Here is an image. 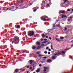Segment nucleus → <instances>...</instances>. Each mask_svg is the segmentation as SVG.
I'll list each match as a JSON object with an SVG mask.
<instances>
[{"label": "nucleus", "mask_w": 73, "mask_h": 73, "mask_svg": "<svg viewBox=\"0 0 73 73\" xmlns=\"http://www.w3.org/2000/svg\"><path fill=\"white\" fill-rule=\"evenodd\" d=\"M20 41V38L19 37L17 36H15L13 38V41L12 42V44H17L19 43Z\"/></svg>", "instance_id": "nucleus-1"}, {"label": "nucleus", "mask_w": 73, "mask_h": 73, "mask_svg": "<svg viewBox=\"0 0 73 73\" xmlns=\"http://www.w3.org/2000/svg\"><path fill=\"white\" fill-rule=\"evenodd\" d=\"M34 34L35 32L33 31H29L28 32V35L29 36H30V37L33 36V35H34Z\"/></svg>", "instance_id": "nucleus-2"}, {"label": "nucleus", "mask_w": 73, "mask_h": 73, "mask_svg": "<svg viewBox=\"0 0 73 73\" xmlns=\"http://www.w3.org/2000/svg\"><path fill=\"white\" fill-rule=\"evenodd\" d=\"M41 19L44 21H46V16H44L41 17Z\"/></svg>", "instance_id": "nucleus-3"}, {"label": "nucleus", "mask_w": 73, "mask_h": 73, "mask_svg": "<svg viewBox=\"0 0 73 73\" xmlns=\"http://www.w3.org/2000/svg\"><path fill=\"white\" fill-rule=\"evenodd\" d=\"M18 3L19 4H21V3H24V0H19Z\"/></svg>", "instance_id": "nucleus-4"}, {"label": "nucleus", "mask_w": 73, "mask_h": 73, "mask_svg": "<svg viewBox=\"0 0 73 73\" xmlns=\"http://www.w3.org/2000/svg\"><path fill=\"white\" fill-rule=\"evenodd\" d=\"M15 28H16L17 29H19L20 28V26L19 25H16L15 26Z\"/></svg>", "instance_id": "nucleus-5"}, {"label": "nucleus", "mask_w": 73, "mask_h": 73, "mask_svg": "<svg viewBox=\"0 0 73 73\" xmlns=\"http://www.w3.org/2000/svg\"><path fill=\"white\" fill-rule=\"evenodd\" d=\"M19 69H16L15 70L14 73H17L18 72H19Z\"/></svg>", "instance_id": "nucleus-6"}, {"label": "nucleus", "mask_w": 73, "mask_h": 73, "mask_svg": "<svg viewBox=\"0 0 73 73\" xmlns=\"http://www.w3.org/2000/svg\"><path fill=\"white\" fill-rule=\"evenodd\" d=\"M65 13V11H59V14H60V13Z\"/></svg>", "instance_id": "nucleus-7"}, {"label": "nucleus", "mask_w": 73, "mask_h": 73, "mask_svg": "<svg viewBox=\"0 0 73 73\" xmlns=\"http://www.w3.org/2000/svg\"><path fill=\"white\" fill-rule=\"evenodd\" d=\"M28 63H30V64H32L33 63V60H29L28 62Z\"/></svg>", "instance_id": "nucleus-8"}, {"label": "nucleus", "mask_w": 73, "mask_h": 73, "mask_svg": "<svg viewBox=\"0 0 73 73\" xmlns=\"http://www.w3.org/2000/svg\"><path fill=\"white\" fill-rule=\"evenodd\" d=\"M36 44L37 46L40 45V43L38 41L36 42Z\"/></svg>", "instance_id": "nucleus-9"}, {"label": "nucleus", "mask_w": 73, "mask_h": 73, "mask_svg": "<svg viewBox=\"0 0 73 73\" xmlns=\"http://www.w3.org/2000/svg\"><path fill=\"white\" fill-rule=\"evenodd\" d=\"M64 2L63 3H62L61 4V6H62L63 5V4H65V2H66L67 1L66 0H65L64 1Z\"/></svg>", "instance_id": "nucleus-10"}, {"label": "nucleus", "mask_w": 73, "mask_h": 73, "mask_svg": "<svg viewBox=\"0 0 73 73\" xmlns=\"http://www.w3.org/2000/svg\"><path fill=\"white\" fill-rule=\"evenodd\" d=\"M40 68H38L36 70V72L37 73H39V72H40Z\"/></svg>", "instance_id": "nucleus-11"}, {"label": "nucleus", "mask_w": 73, "mask_h": 73, "mask_svg": "<svg viewBox=\"0 0 73 73\" xmlns=\"http://www.w3.org/2000/svg\"><path fill=\"white\" fill-rule=\"evenodd\" d=\"M47 62L50 63L51 62H52V60H50V59H49L47 60Z\"/></svg>", "instance_id": "nucleus-12"}, {"label": "nucleus", "mask_w": 73, "mask_h": 73, "mask_svg": "<svg viewBox=\"0 0 73 73\" xmlns=\"http://www.w3.org/2000/svg\"><path fill=\"white\" fill-rule=\"evenodd\" d=\"M41 46H38L36 47V49H40V48H41Z\"/></svg>", "instance_id": "nucleus-13"}, {"label": "nucleus", "mask_w": 73, "mask_h": 73, "mask_svg": "<svg viewBox=\"0 0 73 73\" xmlns=\"http://www.w3.org/2000/svg\"><path fill=\"white\" fill-rule=\"evenodd\" d=\"M52 60H55L56 59V57H55V56H53L52 57Z\"/></svg>", "instance_id": "nucleus-14"}, {"label": "nucleus", "mask_w": 73, "mask_h": 73, "mask_svg": "<svg viewBox=\"0 0 73 73\" xmlns=\"http://www.w3.org/2000/svg\"><path fill=\"white\" fill-rule=\"evenodd\" d=\"M54 55H55V56H56V55H58V52H56L55 54H54Z\"/></svg>", "instance_id": "nucleus-15"}, {"label": "nucleus", "mask_w": 73, "mask_h": 73, "mask_svg": "<svg viewBox=\"0 0 73 73\" xmlns=\"http://www.w3.org/2000/svg\"><path fill=\"white\" fill-rule=\"evenodd\" d=\"M43 70V73H45V72H46V67H44V69Z\"/></svg>", "instance_id": "nucleus-16"}, {"label": "nucleus", "mask_w": 73, "mask_h": 73, "mask_svg": "<svg viewBox=\"0 0 73 73\" xmlns=\"http://www.w3.org/2000/svg\"><path fill=\"white\" fill-rule=\"evenodd\" d=\"M66 17V15H62V19H63L64 17Z\"/></svg>", "instance_id": "nucleus-17"}, {"label": "nucleus", "mask_w": 73, "mask_h": 73, "mask_svg": "<svg viewBox=\"0 0 73 73\" xmlns=\"http://www.w3.org/2000/svg\"><path fill=\"white\" fill-rule=\"evenodd\" d=\"M7 9V7H5L3 8V11H6Z\"/></svg>", "instance_id": "nucleus-18"}, {"label": "nucleus", "mask_w": 73, "mask_h": 73, "mask_svg": "<svg viewBox=\"0 0 73 73\" xmlns=\"http://www.w3.org/2000/svg\"><path fill=\"white\" fill-rule=\"evenodd\" d=\"M61 53L62 54H65V51H62L61 52Z\"/></svg>", "instance_id": "nucleus-19"}, {"label": "nucleus", "mask_w": 73, "mask_h": 73, "mask_svg": "<svg viewBox=\"0 0 73 73\" xmlns=\"http://www.w3.org/2000/svg\"><path fill=\"white\" fill-rule=\"evenodd\" d=\"M64 37L62 36H60V40H62V39H64Z\"/></svg>", "instance_id": "nucleus-20"}, {"label": "nucleus", "mask_w": 73, "mask_h": 73, "mask_svg": "<svg viewBox=\"0 0 73 73\" xmlns=\"http://www.w3.org/2000/svg\"><path fill=\"white\" fill-rule=\"evenodd\" d=\"M43 56H44V55L41 54H39L38 55V57H42Z\"/></svg>", "instance_id": "nucleus-21"}, {"label": "nucleus", "mask_w": 73, "mask_h": 73, "mask_svg": "<svg viewBox=\"0 0 73 73\" xmlns=\"http://www.w3.org/2000/svg\"><path fill=\"white\" fill-rule=\"evenodd\" d=\"M56 40H57V41H61V40H60L58 38H56Z\"/></svg>", "instance_id": "nucleus-22"}, {"label": "nucleus", "mask_w": 73, "mask_h": 73, "mask_svg": "<svg viewBox=\"0 0 73 73\" xmlns=\"http://www.w3.org/2000/svg\"><path fill=\"white\" fill-rule=\"evenodd\" d=\"M58 52V56H60V55H61V53L60 52Z\"/></svg>", "instance_id": "nucleus-23"}, {"label": "nucleus", "mask_w": 73, "mask_h": 73, "mask_svg": "<svg viewBox=\"0 0 73 73\" xmlns=\"http://www.w3.org/2000/svg\"><path fill=\"white\" fill-rule=\"evenodd\" d=\"M33 49H36V46H33Z\"/></svg>", "instance_id": "nucleus-24"}, {"label": "nucleus", "mask_w": 73, "mask_h": 73, "mask_svg": "<svg viewBox=\"0 0 73 73\" xmlns=\"http://www.w3.org/2000/svg\"><path fill=\"white\" fill-rule=\"evenodd\" d=\"M49 70V68H46V72H48V71H47V70Z\"/></svg>", "instance_id": "nucleus-25"}, {"label": "nucleus", "mask_w": 73, "mask_h": 73, "mask_svg": "<svg viewBox=\"0 0 73 73\" xmlns=\"http://www.w3.org/2000/svg\"><path fill=\"white\" fill-rule=\"evenodd\" d=\"M11 8L12 9H14V8H15V6H11Z\"/></svg>", "instance_id": "nucleus-26"}, {"label": "nucleus", "mask_w": 73, "mask_h": 73, "mask_svg": "<svg viewBox=\"0 0 73 73\" xmlns=\"http://www.w3.org/2000/svg\"><path fill=\"white\" fill-rule=\"evenodd\" d=\"M45 37V35L44 34L42 35V37L43 38L44 37Z\"/></svg>", "instance_id": "nucleus-27"}, {"label": "nucleus", "mask_w": 73, "mask_h": 73, "mask_svg": "<svg viewBox=\"0 0 73 73\" xmlns=\"http://www.w3.org/2000/svg\"><path fill=\"white\" fill-rule=\"evenodd\" d=\"M69 18H70V19H72V18H73V16H71L70 17H69Z\"/></svg>", "instance_id": "nucleus-28"}, {"label": "nucleus", "mask_w": 73, "mask_h": 73, "mask_svg": "<svg viewBox=\"0 0 73 73\" xmlns=\"http://www.w3.org/2000/svg\"><path fill=\"white\" fill-rule=\"evenodd\" d=\"M50 44V42H48L46 44V45H49V44Z\"/></svg>", "instance_id": "nucleus-29"}, {"label": "nucleus", "mask_w": 73, "mask_h": 73, "mask_svg": "<svg viewBox=\"0 0 73 73\" xmlns=\"http://www.w3.org/2000/svg\"><path fill=\"white\" fill-rule=\"evenodd\" d=\"M40 53V52H37L36 54H38Z\"/></svg>", "instance_id": "nucleus-30"}, {"label": "nucleus", "mask_w": 73, "mask_h": 73, "mask_svg": "<svg viewBox=\"0 0 73 73\" xmlns=\"http://www.w3.org/2000/svg\"><path fill=\"white\" fill-rule=\"evenodd\" d=\"M67 11H68V12H69V11H70V9H68Z\"/></svg>", "instance_id": "nucleus-31"}, {"label": "nucleus", "mask_w": 73, "mask_h": 73, "mask_svg": "<svg viewBox=\"0 0 73 73\" xmlns=\"http://www.w3.org/2000/svg\"><path fill=\"white\" fill-rule=\"evenodd\" d=\"M33 66H34L35 65V66H36V63H34L32 64Z\"/></svg>", "instance_id": "nucleus-32"}, {"label": "nucleus", "mask_w": 73, "mask_h": 73, "mask_svg": "<svg viewBox=\"0 0 73 73\" xmlns=\"http://www.w3.org/2000/svg\"><path fill=\"white\" fill-rule=\"evenodd\" d=\"M67 30V28L66 27H65V29L64 30V31H66Z\"/></svg>", "instance_id": "nucleus-33"}, {"label": "nucleus", "mask_w": 73, "mask_h": 73, "mask_svg": "<svg viewBox=\"0 0 73 73\" xmlns=\"http://www.w3.org/2000/svg\"><path fill=\"white\" fill-rule=\"evenodd\" d=\"M37 11V9H35V10H33V11L34 12H35L36 11Z\"/></svg>", "instance_id": "nucleus-34"}, {"label": "nucleus", "mask_w": 73, "mask_h": 73, "mask_svg": "<svg viewBox=\"0 0 73 73\" xmlns=\"http://www.w3.org/2000/svg\"><path fill=\"white\" fill-rule=\"evenodd\" d=\"M40 41H44V39H42V38H41L40 39Z\"/></svg>", "instance_id": "nucleus-35"}, {"label": "nucleus", "mask_w": 73, "mask_h": 73, "mask_svg": "<svg viewBox=\"0 0 73 73\" xmlns=\"http://www.w3.org/2000/svg\"><path fill=\"white\" fill-rule=\"evenodd\" d=\"M48 31H49V32H50V31H51V29H48Z\"/></svg>", "instance_id": "nucleus-36"}, {"label": "nucleus", "mask_w": 73, "mask_h": 73, "mask_svg": "<svg viewBox=\"0 0 73 73\" xmlns=\"http://www.w3.org/2000/svg\"><path fill=\"white\" fill-rule=\"evenodd\" d=\"M46 42V41H44L42 42V44H44V43H45Z\"/></svg>", "instance_id": "nucleus-37"}, {"label": "nucleus", "mask_w": 73, "mask_h": 73, "mask_svg": "<svg viewBox=\"0 0 73 73\" xmlns=\"http://www.w3.org/2000/svg\"><path fill=\"white\" fill-rule=\"evenodd\" d=\"M49 49V47H47L46 48V49L47 50V49Z\"/></svg>", "instance_id": "nucleus-38"}, {"label": "nucleus", "mask_w": 73, "mask_h": 73, "mask_svg": "<svg viewBox=\"0 0 73 73\" xmlns=\"http://www.w3.org/2000/svg\"><path fill=\"white\" fill-rule=\"evenodd\" d=\"M47 7H50V6H49V4H47Z\"/></svg>", "instance_id": "nucleus-39"}, {"label": "nucleus", "mask_w": 73, "mask_h": 73, "mask_svg": "<svg viewBox=\"0 0 73 73\" xmlns=\"http://www.w3.org/2000/svg\"><path fill=\"white\" fill-rule=\"evenodd\" d=\"M39 66L40 67H41V66H42V65L41 64H39Z\"/></svg>", "instance_id": "nucleus-40"}, {"label": "nucleus", "mask_w": 73, "mask_h": 73, "mask_svg": "<svg viewBox=\"0 0 73 73\" xmlns=\"http://www.w3.org/2000/svg\"><path fill=\"white\" fill-rule=\"evenodd\" d=\"M9 8H8L6 9V10H7V11H8V10H9Z\"/></svg>", "instance_id": "nucleus-41"}, {"label": "nucleus", "mask_w": 73, "mask_h": 73, "mask_svg": "<svg viewBox=\"0 0 73 73\" xmlns=\"http://www.w3.org/2000/svg\"><path fill=\"white\" fill-rule=\"evenodd\" d=\"M60 27V25H57V27Z\"/></svg>", "instance_id": "nucleus-42"}, {"label": "nucleus", "mask_w": 73, "mask_h": 73, "mask_svg": "<svg viewBox=\"0 0 73 73\" xmlns=\"http://www.w3.org/2000/svg\"><path fill=\"white\" fill-rule=\"evenodd\" d=\"M32 4H33V3H31L30 4V5H32Z\"/></svg>", "instance_id": "nucleus-43"}, {"label": "nucleus", "mask_w": 73, "mask_h": 73, "mask_svg": "<svg viewBox=\"0 0 73 73\" xmlns=\"http://www.w3.org/2000/svg\"><path fill=\"white\" fill-rule=\"evenodd\" d=\"M48 50L49 51V52H50V51H51V49H48Z\"/></svg>", "instance_id": "nucleus-44"}, {"label": "nucleus", "mask_w": 73, "mask_h": 73, "mask_svg": "<svg viewBox=\"0 0 73 73\" xmlns=\"http://www.w3.org/2000/svg\"><path fill=\"white\" fill-rule=\"evenodd\" d=\"M70 20H71L70 19H68V21H70Z\"/></svg>", "instance_id": "nucleus-45"}, {"label": "nucleus", "mask_w": 73, "mask_h": 73, "mask_svg": "<svg viewBox=\"0 0 73 73\" xmlns=\"http://www.w3.org/2000/svg\"><path fill=\"white\" fill-rule=\"evenodd\" d=\"M43 2V4H44L45 3V1H42Z\"/></svg>", "instance_id": "nucleus-46"}, {"label": "nucleus", "mask_w": 73, "mask_h": 73, "mask_svg": "<svg viewBox=\"0 0 73 73\" xmlns=\"http://www.w3.org/2000/svg\"><path fill=\"white\" fill-rule=\"evenodd\" d=\"M11 9H12V8H11V7L9 8V11H11Z\"/></svg>", "instance_id": "nucleus-47"}, {"label": "nucleus", "mask_w": 73, "mask_h": 73, "mask_svg": "<svg viewBox=\"0 0 73 73\" xmlns=\"http://www.w3.org/2000/svg\"><path fill=\"white\" fill-rule=\"evenodd\" d=\"M50 52H48V54H50Z\"/></svg>", "instance_id": "nucleus-48"}, {"label": "nucleus", "mask_w": 73, "mask_h": 73, "mask_svg": "<svg viewBox=\"0 0 73 73\" xmlns=\"http://www.w3.org/2000/svg\"><path fill=\"white\" fill-rule=\"evenodd\" d=\"M44 45H45L44 44H42V46H44Z\"/></svg>", "instance_id": "nucleus-49"}, {"label": "nucleus", "mask_w": 73, "mask_h": 73, "mask_svg": "<svg viewBox=\"0 0 73 73\" xmlns=\"http://www.w3.org/2000/svg\"><path fill=\"white\" fill-rule=\"evenodd\" d=\"M32 67H30V68L29 69H30V70H31V69H32Z\"/></svg>", "instance_id": "nucleus-50"}, {"label": "nucleus", "mask_w": 73, "mask_h": 73, "mask_svg": "<svg viewBox=\"0 0 73 73\" xmlns=\"http://www.w3.org/2000/svg\"><path fill=\"white\" fill-rule=\"evenodd\" d=\"M54 27H55V25H54L53 26V28H54Z\"/></svg>", "instance_id": "nucleus-51"}, {"label": "nucleus", "mask_w": 73, "mask_h": 73, "mask_svg": "<svg viewBox=\"0 0 73 73\" xmlns=\"http://www.w3.org/2000/svg\"><path fill=\"white\" fill-rule=\"evenodd\" d=\"M49 39H50V40H52V38H51L50 37H49Z\"/></svg>", "instance_id": "nucleus-52"}, {"label": "nucleus", "mask_w": 73, "mask_h": 73, "mask_svg": "<svg viewBox=\"0 0 73 73\" xmlns=\"http://www.w3.org/2000/svg\"><path fill=\"white\" fill-rule=\"evenodd\" d=\"M48 37V36H46V38H47Z\"/></svg>", "instance_id": "nucleus-53"}, {"label": "nucleus", "mask_w": 73, "mask_h": 73, "mask_svg": "<svg viewBox=\"0 0 73 73\" xmlns=\"http://www.w3.org/2000/svg\"><path fill=\"white\" fill-rule=\"evenodd\" d=\"M29 68V66H28L27 67V68Z\"/></svg>", "instance_id": "nucleus-54"}, {"label": "nucleus", "mask_w": 73, "mask_h": 73, "mask_svg": "<svg viewBox=\"0 0 73 73\" xmlns=\"http://www.w3.org/2000/svg\"><path fill=\"white\" fill-rule=\"evenodd\" d=\"M52 47H53V46L52 45H51V48H52Z\"/></svg>", "instance_id": "nucleus-55"}, {"label": "nucleus", "mask_w": 73, "mask_h": 73, "mask_svg": "<svg viewBox=\"0 0 73 73\" xmlns=\"http://www.w3.org/2000/svg\"><path fill=\"white\" fill-rule=\"evenodd\" d=\"M49 1H50V5L52 3H51V2H50V0Z\"/></svg>", "instance_id": "nucleus-56"}, {"label": "nucleus", "mask_w": 73, "mask_h": 73, "mask_svg": "<svg viewBox=\"0 0 73 73\" xmlns=\"http://www.w3.org/2000/svg\"><path fill=\"white\" fill-rule=\"evenodd\" d=\"M70 2H68L67 4H70Z\"/></svg>", "instance_id": "nucleus-57"}, {"label": "nucleus", "mask_w": 73, "mask_h": 73, "mask_svg": "<svg viewBox=\"0 0 73 73\" xmlns=\"http://www.w3.org/2000/svg\"><path fill=\"white\" fill-rule=\"evenodd\" d=\"M43 58H46V56L44 57H43Z\"/></svg>", "instance_id": "nucleus-58"}, {"label": "nucleus", "mask_w": 73, "mask_h": 73, "mask_svg": "<svg viewBox=\"0 0 73 73\" xmlns=\"http://www.w3.org/2000/svg\"><path fill=\"white\" fill-rule=\"evenodd\" d=\"M44 53H45V54H46V51H45Z\"/></svg>", "instance_id": "nucleus-59"}, {"label": "nucleus", "mask_w": 73, "mask_h": 73, "mask_svg": "<svg viewBox=\"0 0 73 73\" xmlns=\"http://www.w3.org/2000/svg\"><path fill=\"white\" fill-rule=\"evenodd\" d=\"M44 41H46V38L44 39Z\"/></svg>", "instance_id": "nucleus-60"}, {"label": "nucleus", "mask_w": 73, "mask_h": 73, "mask_svg": "<svg viewBox=\"0 0 73 73\" xmlns=\"http://www.w3.org/2000/svg\"><path fill=\"white\" fill-rule=\"evenodd\" d=\"M29 71H27V73H29Z\"/></svg>", "instance_id": "nucleus-61"}, {"label": "nucleus", "mask_w": 73, "mask_h": 73, "mask_svg": "<svg viewBox=\"0 0 73 73\" xmlns=\"http://www.w3.org/2000/svg\"><path fill=\"white\" fill-rule=\"evenodd\" d=\"M41 62H42V63H44V62H43V61H41Z\"/></svg>", "instance_id": "nucleus-62"}, {"label": "nucleus", "mask_w": 73, "mask_h": 73, "mask_svg": "<svg viewBox=\"0 0 73 73\" xmlns=\"http://www.w3.org/2000/svg\"><path fill=\"white\" fill-rule=\"evenodd\" d=\"M45 59H43V61H45Z\"/></svg>", "instance_id": "nucleus-63"}, {"label": "nucleus", "mask_w": 73, "mask_h": 73, "mask_svg": "<svg viewBox=\"0 0 73 73\" xmlns=\"http://www.w3.org/2000/svg\"><path fill=\"white\" fill-rule=\"evenodd\" d=\"M72 11H73V9H72Z\"/></svg>", "instance_id": "nucleus-64"}]
</instances>
